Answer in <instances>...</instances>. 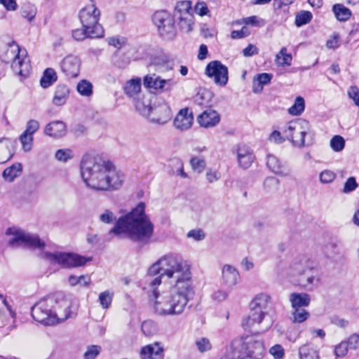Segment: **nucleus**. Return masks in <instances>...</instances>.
I'll return each instance as SVG.
<instances>
[{
  "mask_svg": "<svg viewBox=\"0 0 359 359\" xmlns=\"http://www.w3.org/2000/svg\"><path fill=\"white\" fill-rule=\"evenodd\" d=\"M143 290L151 293L154 310L159 316L182 313L194 295L191 266L181 257L166 255L149 269Z\"/></svg>",
  "mask_w": 359,
  "mask_h": 359,
  "instance_id": "nucleus-1",
  "label": "nucleus"
},
{
  "mask_svg": "<svg viewBox=\"0 0 359 359\" xmlns=\"http://www.w3.org/2000/svg\"><path fill=\"white\" fill-rule=\"evenodd\" d=\"M99 219L102 223L108 224L116 222L109 233L116 236L125 233L130 241L140 247L149 244L154 234V226L145 213V204L143 202L139 203L130 212L117 220L114 212L107 209L100 215Z\"/></svg>",
  "mask_w": 359,
  "mask_h": 359,
  "instance_id": "nucleus-2",
  "label": "nucleus"
},
{
  "mask_svg": "<svg viewBox=\"0 0 359 359\" xmlns=\"http://www.w3.org/2000/svg\"><path fill=\"white\" fill-rule=\"evenodd\" d=\"M80 169L86 185L97 191L117 190L125 180L123 173L117 170L112 162L99 155L83 156Z\"/></svg>",
  "mask_w": 359,
  "mask_h": 359,
  "instance_id": "nucleus-3",
  "label": "nucleus"
},
{
  "mask_svg": "<svg viewBox=\"0 0 359 359\" xmlns=\"http://www.w3.org/2000/svg\"><path fill=\"white\" fill-rule=\"evenodd\" d=\"M0 60L5 63L11 62V69L16 74L24 78L29 75L30 60L24 46H1Z\"/></svg>",
  "mask_w": 359,
  "mask_h": 359,
  "instance_id": "nucleus-4",
  "label": "nucleus"
},
{
  "mask_svg": "<svg viewBox=\"0 0 359 359\" xmlns=\"http://www.w3.org/2000/svg\"><path fill=\"white\" fill-rule=\"evenodd\" d=\"M116 50L112 54L111 61L119 68L126 67L130 62V60H149L151 64H157L159 60L149 53L145 46H139L135 50V46H115Z\"/></svg>",
  "mask_w": 359,
  "mask_h": 359,
  "instance_id": "nucleus-5",
  "label": "nucleus"
},
{
  "mask_svg": "<svg viewBox=\"0 0 359 359\" xmlns=\"http://www.w3.org/2000/svg\"><path fill=\"white\" fill-rule=\"evenodd\" d=\"M264 353V342L254 336H250L244 339L240 348L235 349L232 355H225L220 359H262Z\"/></svg>",
  "mask_w": 359,
  "mask_h": 359,
  "instance_id": "nucleus-6",
  "label": "nucleus"
},
{
  "mask_svg": "<svg viewBox=\"0 0 359 359\" xmlns=\"http://www.w3.org/2000/svg\"><path fill=\"white\" fill-rule=\"evenodd\" d=\"M56 304L57 298L53 295H49L41 299L32 307V318L45 325H55V320L53 317V309Z\"/></svg>",
  "mask_w": 359,
  "mask_h": 359,
  "instance_id": "nucleus-7",
  "label": "nucleus"
},
{
  "mask_svg": "<svg viewBox=\"0 0 359 359\" xmlns=\"http://www.w3.org/2000/svg\"><path fill=\"white\" fill-rule=\"evenodd\" d=\"M6 234L13 236L8 241V245L12 247L22 246L32 250L38 249L41 250L46 247V243L37 234L26 233L24 231L14 228H8Z\"/></svg>",
  "mask_w": 359,
  "mask_h": 359,
  "instance_id": "nucleus-8",
  "label": "nucleus"
},
{
  "mask_svg": "<svg viewBox=\"0 0 359 359\" xmlns=\"http://www.w3.org/2000/svg\"><path fill=\"white\" fill-rule=\"evenodd\" d=\"M92 4L83 8L79 13V18L83 27L88 29L93 35V38H102L104 36V29L100 24L98 23L100 12L95 7L93 0Z\"/></svg>",
  "mask_w": 359,
  "mask_h": 359,
  "instance_id": "nucleus-9",
  "label": "nucleus"
},
{
  "mask_svg": "<svg viewBox=\"0 0 359 359\" xmlns=\"http://www.w3.org/2000/svg\"><path fill=\"white\" fill-rule=\"evenodd\" d=\"M42 257L51 264H57L63 268L81 266L91 260V258H86L77 254L62 252H45L43 253Z\"/></svg>",
  "mask_w": 359,
  "mask_h": 359,
  "instance_id": "nucleus-10",
  "label": "nucleus"
},
{
  "mask_svg": "<svg viewBox=\"0 0 359 359\" xmlns=\"http://www.w3.org/2000/svg\"><path fill=\"white\" fill-rule=\"evenodd\" d=\"M309 122L297 119L288 122L283 129V133L287 140L299 148L305 147V135L307 133Z\"/></svg>",
  "mask_w": 359,
  "mask_h": 359,
  "instance_id": "nucleus-11",
  "label": "nucleus"
},
{
  "mask_svg": "<svg viewBox=\"0 0 359 359\" xmlns=\"http://www.w3.org/2000/svg\"><path fill=\"white\" fill-rule=\"evenodd\" d=\"M152 22L156 27L160 36L165 40H171L176 35L175 18L168 11L161 10L152 15Z\"/></svg>",
  "mask_w": 359,
  "mask_h": 359,
  "instance_id": "nucleus-12",
  "label": "nucleus"
},
{
  "mask_svg": "<svg viewBox=\"0 0 359 359\" xmlns=\"http://www.w3.org/2000/svg\"><path fill=\"white\" fill-rule=\"evenodd\" d=\"M288 276L297 278L299 285L304 287L313 284L316 280L312 273V269L306 265V261H295L291 264L287 271Z\"/></svg>",
  "mask_w": 359,
  "mask_h": 359,
  "instance_id": "nucleus-13",
  "label": "nucleus"
},
{
  "mask_svg": "<svg viewBox=\"0 0 359 359\" xmlns=\"http://www.w3.org/2000/svg\"><path fill=\"white\" fill-rule=\"evenodd\" d=\"M205 74L210 78H213L215 83L220 86H225L229 80L228 68L219 60H214L208 64Z\"/></svg>",
  "mask_w": 359,
  "mask_h": 359,
  "instance_id": "nucleus-14",
  "label": "nucleus"
},
{
  "mask_svg": "<svg viewBox=\"0 0 359 359\" xmlns=\"http://www.w3.org/2000/svg\"><path fill=\"white\" fill-rule=\"evenodd\" d=\"M273 319L272 316H267L266 318L262 316V314L259 313H256L255 311L250 309V313L249 316L243 319L242 325L245 330L252 328L256 324L261 325L262 327H260V330L262 332H265L268 330L273 325Z\"/></svg>",
  "mask_w": 359,
  "mask_h": 359,
  "instance_id": "nucleus-15",
  "label": "nucleus"
},
{
  "mask_svg": "<svg viewBox=\"0 0 359 359\" xmlns=\"http://www.w3.org/2000/svg\"><path fill=\"white\" fill-rule=\"evenodd\" d=\"M150 121L160 125L168 123L172 117V112L168 104L164 102L154 105L151 114Z\"/></svg>",
  "mask_w": 359,
  "mask_h": 359,
  "instance_id": "nucleus-16",
  "label": "nucleus"
},
{
  "mask_svg": "<svg viewBox=\"0 0 359 359\" xmlns=\"http://www.w3.org/2000/svg\"><path fill=\"white\" fill-rule=\"evenodd\" d=\"M80 66V60L74 55L67 56L60 64L62 72L68 79L76 78L79 76Z\"/></svg>",
  "mask_w": 359,
  "mask_h": 359,
  "instance_id": "nucleus-17",
  "label": "nucleus"
},
{
  "mask_svg": "<svg viewBox=\"0 0 359 359\" xmlns=\"http://www.w3.org/2000/svg\"><path fill=\"white\" fill-rule=\"evenodd\" d=\"M70 307L71 304L68 300L62 299L58 301L57 299V304L53 309V317L55 318V324L76 316L74 312L70 311Z\"/></svg>",
  "mask_w": 359,
  "mask_h": 359,
  "instance_id": "nucleus-18",
  "label": "nucleus"
},
{
  "mask_svg": "<svg viewBox=\"0 0 359 359\" xmlns=\"http://www.w3.org/2000/svg\"><path fill=\"white\" fill-rule=\"evenodd\" d=\"M250 309L256 313H261L262 316L266 318L271 316L269 314V309L271 307V297L266 294H257L251 302Z\"/></svg>",
  "mask_w": 359,
  "mask_h": 359,
  "instance_id": "nucleus-19",
  "label": "nucleus"
},
{
  "mask_svg": "<svg viewBox=\"0 0 359 359\" xmlns=\"http://www.w3.org/2000/svg\"><path fill=\"white\" fill-rule=\"evenodd\" d=\"M144 85L148 88H154L155 90H170L175 82L171 79H161L159 76H146L144 79Z\"/></svg>",
  "mask_w": 359,
  "mask_h": 359,
  "instance_id": "nucleus-20",
  "label": "nucleus"
},
{
  "mask_svg": "<svg viewBox=\"0 0 359 359\" xmlns=\"http://www.w3.org/2000/svg\"><path fill=\"white\" fill-rule=\"evenodd\" d=\"M197 121L203 128H212L219 123L220 116L217 111L209 107L198 116Z\"/></svg>",
  "mask_w": 359,
  "mask_h": 359,
  "instance_id": "nucleus-21",
  "label": "nucleus"
},
{
  "mask_svg": "<svg viewBox=\"0 0 359 359\" xmlns=\"http://www.w3.org/2000/svg\"><path fill=\"white\" fill-rule=\"evenodd\" d=\"M16 140L7 137L0 138V163H5L14 155Z\"/></svg>",
  "mask_w": 359,
  "mask_h": 359,
  "instance_id": "nucleus-22",
  "label": "nucleus"
},
{
  "mask_svg": "<svg viewBox=\"0 0 359 359\" xmlns=\"http://www.w3.org/2000/svg\"><path fill=\"white\" fill-rule=\"evenodd\" d=\"M236 153L239 166L243 169L250 167L255 158L252 151L246 145L242 144L238 147Z\"/></svg>",
  "mask_w": 359,
  "mask_h": 359,
  "instance_id": "nucleus-23",
  "label": "nucleus"
},
{
  "mask_svg": "<svg viewBox=\"0 0 359 359\" xmlns=\"http://www.w3.org/2000/svg\"><path fill=\"white\" fill-rule=\"evenodd\" d=\"M194 117L188 108L181 109L174 120L175 126L182 130H187L193 123Z\"/></svg>",
  "mask_w": 359,
  "mask_h": 359,
  "instance_id": "nucleus-24",
  "label": "nucleus"
},
{
  "mask_svg": "<svg viewBox=\"0 0 359 359\" xmlns=\"http://www.w3.org/2000/svg\"><path fill=\"white\" fill-rule=\"evenodd\" d=\"M142 359H163V348L156 342L142 347L140 350Z\"/></svg>",
  "mask_w": 359,
  "mask_h": 359,
  "instance_id": "nucleus-25",
  "label": "nucleus"
},
{
  "mask_svg": "<svg viewBox=\"0 0 359 359\" xmlns=\"http://www.w3.org/2000/svg\"><path fill=\"white\" fill-rule=\"evenodd\" d=\"M44 133L55 138L62 137L66 134V125L61 121L50 122L45 127Z\"/></svg>",
  "mask_w": 359,
  "mask_h": 359,
  "instance_id": "nucleus-26",
  "label": "nucleus"
},
{
  "mask_svg": "<svg viewBox=\"0 0 359 359\" xmlns=\"http://www.w3.org/2000/svg\"><path fill=\"white\" fill-rule=\"evenodd\" d=\"M239 279L238 271L231 265L226 264L222 269L223 283L229 287L236 285Z\"/></svg>",
  "mask_w": 359,
  "mask_h": 359,
  "instance_id": "nucleus-27",
  "label": "nucleus"
},
{
  "mask_svg": "<svg viewBox=\"0 0 359 359\" xmlns=\"http://www.w3.org/2000/svg\"><path fill=\"white\" fill-rule=\"evenodd\" d=\"M151 95H144L141 99L135 98V106L137 111L144 116L151 114L153 106L151 105Z\"/></svg>",
  "mask_w": 359,
  "mask_h": 359,
  "instance_id": "nucleus-28",
  "label": "nucleus"
},
{
  "mask_svg": "<svg viewBox=\"0 0 359 359\" xmlns=\"http://www.w3.org/2000/svg\"><path fill=\"white\" fill-rule=\"evenodd\" d=\"M290 302L292 309L304 308L309 305L311 297L307 293L293 292L290 295Z\"/></svg>",
  "mask_w": 359,
  "mask_h": 359,
  "instance_id": "nucleus-29",
  "label": "nucleus"
},
{
  "mask_svg": "<svg viewBox=\"0 0 359 359\" xmlns=\"http://www.w3.org/2000/svg\"><path fill=\"white\" fill-rule=\"evenodd\" d=\"M69 96V88L66 85L60 84L55 88L52 102L56 106H62L67 102Z\"/></svg>",
  "mask_w": 359,
  "mask_h": 359,
  "instance_id": "nucleus-30",
  "label": "nucleus"
},
{
  "mask_svg": "<svg viewBox=\"0 0 359 359\" xmlns=\"http://www.w3.org/2000/svg\"><path fill=\"white\" fill-rule=\"evenodd\" d=\"M273 75L269 73L258 74L256 77L254 78L253 83V92L255 93H259L263 90V86L270 83Z\"/></svg>",
  "mask_w": 359,
  "mask_h": 359,
  "instance_id": "nucleus-31",
  "label": "nucleus"
},
{
  "mask_svg": "<svg viewBox=\"0 0 359 359\" xmlns=\"http://www.w3.org/2000/svg\"><path fill=\"white\" fill-rule=\"evenodd\" d=\"M178 25L184 32H189L193 29L194 25V17L193 13H185L183 15L177 16Z\"/></svg>",
  "mask_w": 359,
  "mask_h": 359,
  "instance_id": "nucleus-32",
  "label": "nucleus"
},
{
  "mask_svg": "<svg viewBox=\"0 0 359 359\" xmlns=\"http://www.w3.org/2000/svg\"><path fill=\"white\" fill-rule=\"evenodd\" d=\"M266 165L268 168L276 174L282 176H286L288 175L287 172H285L283 165L280 160L274 155L269 154L267 156Z\"/></svg>",
  "mask_w": 359,
  "mask_h": 359,
  "instance_id": "nucleus-33",
  "label": "nucleus"
},
{
  "mask_svg": "<svg viewBox=\"0 0 359 359\" xmlns=\"http://www.w3.org/2000/svg\"><path fill=\"white\" fill-rule=\"evenodd\" d=\"M141 90V79L139 78L133 79L126 82L124 86L125 93L130 97L136 98Z\"/></svg>",
  "mask_w": 359,
  "mask_h": 359,
  "instance_id": "nucleus-34",
  "label": "nucleus"
},
{
  "mask_svg": "<svg viewBox=\"0 0 359 359\" xmlns=\"http://www.w3.org/2000/svg\"><path fill=\"white\" fill-rule=\"evenodd\" d=\"M57 80L56 72L53 68H47L44 70L40 79V85L43 88L51 86Z\"/></svg>",
  "mask_w": 359,
  "mask_h": 359,
  "instance_id": "nucleus-35",
  "label": "nucleus"
},
{
  "mask_svg": "<svg viewBox=\"0 0 359 359\" xmlns=\"http://www.w3.org/2000/svg\"><path fill=\"white\" fill-rule=\"evenodd\" d=\"M22 170V165L20 163L13 164L6 168L2 173L3 178L8 182H13L15 177L19 176Z\"/></svg>",
  "mask_w": 359,
  "mask_h": 359,
  "instance_id": "nucleus-36",
  "label": "nucleus"
},
{
  "mask_svg": "<svg viewBox=\"0 0 359 359\" xmlns=\"http://www.w3.org/2000/svg\"><path fill=\"white\" fill-rule=\"evenodd\" d=\"M211 92L207 90L199 91L194 97V103L202 107L209 108L211 106Z\"/></svg>",
  "mask_w": 359,
  "mask_h": 359,
  "instance_id": "nucleus-37",
  "label": "nucleus"
},
{
  "mask_svg": "<svg viewBox=\"0 0 359 359\" xmlns=\"http://www.w3.org/2000/svg\"><path fill=\"white\" fill-rule=\"evenodd\" d=\"M332 11L339 21H346L351 16V11L349 8L344 6L343 4H334L332 7Z\"/></svg>",
  "mask_w": 359,
  "mask_h": 359,
  "instance_id": "nucleus-38",
  "label": "nucleus"
},
{
  "mask_svg": "<svg viewBox=\"0 0 359 359\" xmlns=\"http://www.w3.org/2000/svg\"><path fill=\"white\" fill-rule=\"evenodd\" d=\"M299 355L300 359H320L318 351L308 344L299 348Z\"/></svg>",
  "mask_w": 359,
  "mask_h": 359,
  "instance_id": "nucleus-39",
  "label": "nucleus"
},
{
  "mask_svg": "<svg viewBox=\"0 0 359 359\" xmlns=\"http://www.w3.org/2000/svg\"><path fill=\"white\" fill-rule=\"evenodd\" d=\"M291 61L292 55L287 53L285 47H283L276 55V62L279 66H290Z\"/></svg>",
  "mask_w": 359,
  "mask_h": 359,
  "instance_id": "nucleus-40",
  "label": "nucleus"
},
{
  "mask_svg": "<svg viewBox=\"0 0 359 359\" xmlns=\"http://www.w3.org/2000/svg\"><path fill=\"white\" fill-rule=\"evenodd\" d=\"M305 109V102L302 97L298 96L296 97L294 104L289 108L288 112L291 115L299 116Z\"/></svg>",
  "mask_w": 359,
  "mask_h": 359,
  "instance_id": "nucleus-41",
  "label": "nucleus"
},
{
  "mask_svg": "<svg viewBox=\"0 0 359 359\" xmlns=\"http://www.w3.org/2000/svg\"><path fill=\"white\" fill-rule=\"evenodd\" d=\"M76 90L82 96L89 97L93 94V85L90 81L83 79L78 83Z\"/></svg>",
  "mask_w": 359,
  "mask_h": 359,
  "instance_id": "nucleus-42",
  "label": "nucleus"
},
{
  "mask_svg": "<svg viewBox=\"0 0 359 359\" xmlns=\"http://www.w3.org/2000/svg\"><path fill=\"white\" fill-rule=\"evenodd\" d=\"M21 15L22 18H26L31 22L35 18L36 14V8L30 3L25 4L21 8Z\"/></svg>",
  "mask_w": 359,
  "mask_h": 359,
  "instance_id": "nucleus-43",
  "label": "nucleus"
},
{
  "mask_svg": "<svg viewBox=\"0 0 359 359\" xmlns=\"http://www.w3.org/2000/svg\"><path fill=\"white\" fill-rule=\"evenodd\" d=\"M292 320L293 323H301L306 320L309 313L304 308L292 309Z\"/></svg>",
  "mask_w": 359,
  "mask_h": 359,
  "instance_id": "nucleus-44",
  "label": "nucleus"
},
{
  "mask_svg": "<svg viewBox=\"0 0 359 359\" xmlns=\"http://www.w3.org/2000/svg\"><path fill=\"white\" fill-rule=\"evenodd\" d=\"M24 151L27 152L32 150L34 137L32 135L23 132L19 137Z\"/></svg>",
  "mask_w": 359,
  "mask_h": 359,
  "instance_id": "nucleus-45",
  "label": "nucleus"
},
{
  "mask_svg": "<svg viewBox=\"0 0 359 359\" xmlns=\"http://www.w3.org/2000/svg\"><path fill=\"white\" fill-rule=\"evenodd\" d=\"M312 14L307 11H302L297 14L295 18V25L297 27H301L304 25L309 23L312 19Z\"/></svg>",
  "mask_w": 359,
  "mask_h": 359,
  "instance_id": "nucleus-46",
  "label": "nucleus"
},
{
  "mask_svg": "<svg viewBox=\"0 0 359 359\" xmlns=\"http://www.w3.org/2000/svg\"><path fill=\"white\" fill-rule=\"evenodd\" d=\"M114 292L109 290L102 292L99 295V302L103 309H108L112 302Z\"/></svg>",
  "mask_w": 359,
  "mask_h": 359,
  "instance_id": "nucleus-47",
  "label": "nucleus"
},
{
  "mask_svg": "<svg viewBox=\"0 0 359 359\" xmlns=\"http://www.w3.org/2000/svg\"><path fill=\"white\" fill-rule=\"evenodd\" d=\"M185 13H193L190 1L178 2L175 6V15L177 16L183 15Z\"/></svg>",
  "mask_w": 359,
  "mask_h": 359,
  "instance_id": "nucleus-48",
  "label": "nucleus"
},
{
  "mask_svg": "<svg viewBox=\"0 0 359 359\" xmlns=\"http://www.w3.org/2000/svg\"><path fill=\"white\" fill-rule=\"evenodd\" d=\"M90 35H93L90 30L86 29V27L72 31V37L77 41H81L87 38L93 39Z\"/></svg>",
  "mask_w": 359,
  "mask_h": 359,
  "instance_id": "nucleus-49",
  "label": "nucleus"
},
{
  "mask_svg": "<svg viewBox=\"0 0 359 359\" xmlns=\"http://www.w3.org/2000/svg\"><path fill=\"white\" fill-rule=\"evenodd\" d=\"M330 147L333 151L339 152L345 147V140L340 135H334L330 140Z\"/></svg>",
  "mask_w": 359,
  "mask_h": 359,
  "instance_id": "nucleus-50",
  "label": "nucleus"
},
{
  "mask_svg": "<svg viewBox=\"0 0 359 359\" xmlns=\"http://www.w3.org/2000/svg\"><path fill=\"white\" fill-rule=\"evenodd\" d=\"M68 282L72 286H75L77 284H81L83 286H88L90 283V278L87 276H76L72 275L68 278Z\"/></svg>",
  "mask_w": 359,
  "mask_h": 359,
  "instance_id": "nucleus-51",
  "label": "nucleus"
},
{
  "mask_svg": "<svg viewBox=\"0 0 359 359\" xmlns=\"http://www.w3.org/2000/svg\"><path fill=\"white\" fill-rule=\"evenodd\" d=\"M101 346L97 345H90L87 347L86 351L83 354L84 359H95L100 353Z\"/></svg>",
  "mask_w": 359,
  "mask_h": 359,
  "instance_id": "nucleus-52",
  "label": "nucleus"
},
{
  "mask_svg": "<svg viewBox=\"0 0 359 359\" xmlns=\"http://www.w3.org/2000/svg\"><path fill=\"white\" fill-rule=\"evenodd\" d=\"M142 331L146 336L154 335L156 331V325L151 320L144 321L142 324Z\"/></svg>",
  "mask_w": 359,
  "mask_h": 359,
  "instance_id": "nucleus-53",
  "label": "nucleus"
},
{
  "mask_svg": "<svg viewBox=\"0 0 359 359\" xmlns=\"http://www.w3.org/2000/svg\"><path fill=\"white\" fill-rule=\"evenodd\" d=\"M55 156L57 160L62 162H67L68 160L73 158L72 151L69 149H58Z\"/></svg>",
  "mask_w": 359,
  "mask_h": 359,
  "instance_id": "nucleus-54",
  "label": "nucleus"
},
{
  "mask_svg": "<svg viewBox=\"0 0 359 359\" xmlns=\"http://www.w3.org/2000/svg\"><path fill=\"white\" fill-rule=\"evenodd\" d=\"M341 243L340 242H331L325 248V253L328 257H332L333 255H339L340 253L339 249Z\"/></svg>",
  "mask_w": 359,
  "mask_h": 359,
  "instance_id": "nucleus-55",
  "label": "nucleus"
},
{
  "mask_svg": "<svg viewBox=\"0 0 359 359\" xmlns=\"http://www.w3.org/2000/svg\"><path fill=\"white\" fill-rule=\"evenodd\" d=\"M358 187V184L354 177H350L345 182L342 192L348 194L352 192Z\"/></svg>",
  "mask_w": 359,
  "mask_h": 359,
  "instance_id": "nucleus-56",
  "label": "nucleus"
},
{
  "mask_svg": "<svg viewBox=\"0 0 359 359\" xmlns=\"http://www.w3.org/2000/svg\"><path fill=\"white\" fill-rule=\"evenodd\" d=\"M190 163L193 170L197 171L198 172H201L205 167V160L198 157L191 158L190 160Z\"/></svg>",
  "mask_w": 359,
  "mask_h": 359,
  "instance_id": "nucleus-57",
  "label": "nucleus"
},
{
  "mask_svg": "<svg viewBox=\"0 0 359 359\" xmlns=\"http://www.w3.org/2000/svg\"><path fill=\"white\" fill-rule=\"evenodd\" d=\"M196 346L201 353H203L211 348V344L209 339L205 337L196 340Z\"/></svg>",
  "mask_w": 359,
  "mask_h": 359,
  "instance_id": "nucleus-58",
  "label": "nucleus"
},
{
  "mask_svg": "<svg viewBox=\"0 0 359 359\" xmlns=\"http://www.w3.org/2000/svg\"><path fill=\"white\" fill-rule=\"evenodd\" d=\"M250 30L247 26H243L240 30H233L231 33L232 39H243L249 36Z\"/></svg>",
  "mask_w": 359,
  "mask_h": 359,
  "instance_id": "nucleus-59",
  "label": "nucleus"
},
{
  "mask_svg": "<svg viewBox=\"0 0 359 359\" xmlns=\"http://www.w3.org/2000/svg\"><path fill=\"white\" fill-rule=\"evenodd\" d=\"M348 344L345 341H341L337 346H336L334 349V354L337 357L341 358L346 355L348 351Z\"/></svg>",
  "mask_w": 359,
  "mask_h": 359,
  "instance_id": "nucleus-60",
  "label": "nucleus"
},
{
  "mask_svg": "<svg viewBox=\"0 0 359 359\" xmlns=\"http://www.w3.org/2000/svg\"><path fill=\"white\" fill-rule=\"evenodd\" d=\"M269 353L274 359H281L285 353L284 348L280 344H276L269 349Z\"/></svg>",
  "mask_w": 359,
  "mask_h": 359,
  "instance_id": "nucleus-61",
  "label": "nucleus"
},
{
  "mask_svg": "<svg viewBox=\"0 0 359 359\" xmlns=\"http://www.w3.org/2000/svg\"><path fill=\"white\" fill-rule=\"evenodd\" d=\"M39 128V123L34 119L29 120L26 124V129L25 133L30 135H34Z\"/></svg>",
  "mask_w": 359,
  "mask_h": 359,
  "instance_id": "nucleus-62",
  "label": "nucleus"
},
{
  "mask_svg": "<svg viewBox=\"0 0 359 359\" xmlns=\"http://www.w3.org/2000/svg\"><path fill=\"white\" fill-rule=\"evenodd\" d=\"M348 96L353 100L354 104L359 107V89L355 86H352L348 90Z\"/></svg>",
  "mask_w": 359,
  "mask_h": 359,
  "instance_id": "nucleus-63",
  "label": "nucleus"
},
{
  "mask_svg": "<svg viewBox=\"0 0 359 359\" xmlns=\"http://www.w3.org/2000/svg\"><path fill=\"white\" fill-rule=\"evenodd\" d=\"M345 341L349 349H356L359 346V334L354 333L350 335Z\"/></svg>",
  "mask_w": 359,
  "mask_h": 359,
  "instance_id": "nucleus-64",
  "label": "nucleus"
}]
</instances>
